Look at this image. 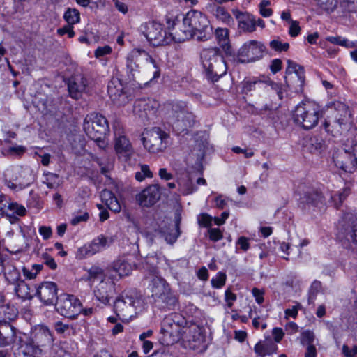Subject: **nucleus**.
Returning <instances> with one entry per match:
<instances>
[{
  "label": "nucleus",
  "instance_id": "obj_35",
  "mask_svg": "<svg viewBox=\"0 0 357 357\" xmlns=\"http://www.w3.org/2000/svg\"><path fill=\"white\" fill-rule=\"evenodd\" d=\"M277 345L272 342H259L254 347L255 352L259 357H264L266 355H271L276 352Z\"/></svg>",
  "mask_w": 357,
  "mask_h": 357
},
{
  "label": "nucleus",
  "instance_id": "obj_48",
  "mask_svg": "<svg viewBox=\"0 0 357 357\" xmlns=\"http://www.w3.org/2000/svg\"><path fill=\"white\" fill-rule=\"evenodd\" d=\"M93 255V253L89 244L79 248L76 252V258L83 259Z\"/></svg>",
  "mask_w": 357,
  "mask_h": 357
},
{
  "label": "nucleus",
  "instance_id": "obj_26",
  "mask_svg": "<svg viewBox=\"0 0 357 357\" xmlns=\"http://www.w3.org/2000/svg\"><path fill=\"white\" fill-rule=\"evenodd\" d=\"M233 14L238 21V28L241 31L248 33H252L255 31V17L253 15L238 10H234Z\"/></svg>",
  "mask_w": 357,
  "mask_h": 357
},
{
  "label": "nucleus",
  "instance_id": "obj_38",
  "mask_svg": "<svg viewBox=\"0 0 357 357\" xmlns=\"http://www.w3.org/2000/svg\"><path fill=\"white\" fill-rule=\"evenodd\" d=\"M131 271V265L124 260H116L113 264L112 271L118 274L120 278L128 275Z\"/></svg>",
  "mask_w": 357,
  "mask_h": 357
},
{
  "label": "nucleus",
  "instance_id": "obj_15",
  "mask_svg": "<svg viewBox=\"0 0 357 357\" xmlns=\"http://www.w3.org/2000/svg\"><path fill=\"white\" fill-rule=\"evenodd\" d=\"M181 323L180 322V326ZM185 349H198L204 342V336L202 328L197 324H190L189 326L180 327V342Z\"/></svg>",
  "mask_w": 357,
  "mask_h": 357
},
{
  "label": "nucleus",
  "instance_id": "obj_50",
  "mask_svg": "<svg viewBox=\"0 0 357 357\" xmlns=\"http://www.w3.org/2000/svg\"><path fill=\"white\" fill-rule=\"evenodd\" d=\"M269 45L271 49L277 52H285L289 48V44L288 43H282L278 39L271 40Z\"/></svg>",
  "mask_w": 357,
  "mask_h": 357
},
{
  "label": "nucleus",
  "instance_id": "obj_29",
  "mask_svg": "<svg viewBox=\"0 0 357 357\" xmlns=\"http://www.w3.org/2000/svg\"><path fill=\"white\" fill-rule=\"evenodd\" d=\"M41 354L42 349L33 341L21 342L15 352L17 357H39Z\"/></svg>",
  "mask_w": 357,
  "mask_h": 357
},
{
  "label": "nucleus",
  "instance_id": "obj_5",
  "mask_svg": "<svg viewBox=\"0 0 357 357\" xmlns=\"http://www.w3.org/2000/svg\"><path fill=\"white\" fill-rule=\"evenodd\" d=\"M333 107V121H325L324 127L327 132L337 137L350 129L352 115L349 107L342 102H334Z\"/></svg>",
  "mask_w": 357,
  "mask_h": 357
},
{
  "label": "nucleus",
  "instance_id": "obj_32",
  "mask_svg": "<svg viewBox=\"0 0 357 357\" xmlns=\"http://www.w3.org/2000/svg\"><path fill=\"white\" fill-rule=\"evenodd\" d=\"M196 123L195 116L192 112L184 109H180V128L182 129L180 133L185 132V134H188L189 129L193 127Z\"/></svg>",
  "mask_w": 357,
  "mask_h": 357
},
{
  "label": "nucleus",
  "instance_id": "obj_17",
  "mask_svg": "<svg viewBox=\"0 0 357 357\" xmlns=\"http://www.w3.org/2000/svg\"><path fill=\"white\" fill-rule=\"evenodd\" d=\"M333 160L337 167L345 172H353L357 169V151L353 149V142L348 149L335 151Z\"/></svg>",
  "mask_w": 357,
  "mask_h": 357
},
{
  "label": "nucleus",
  "instance_id": "obj_46",
  "mask_svg": "<svg viewBox=\"0 0 357 357\" xmlns=\"http://www.w3.org/2000/svg\"><path fill=\"white\" fill-rule=\"evenodd\" d=\"M26 208L22 205L18 204L16 202H10L8 204V211H6L8 214H17L20 216H23L26 214Z\"/></svg>",
  "mask_w": 357,
  "mask_h": 357
},
{
  "label": "nucleus",
  "instance_id": "obj_2",
  "mask_svg": "<svg viewBox=\"0 0 357 357\" xmlns=\"http://www.w3.org/2000/svg\"><path fill=\"white\" fill-rule=\"evenodd\" d=\"M196 33L198 34L197 40L206 41L212 37L213 31L206 16L192 10L188 12L183 19L180 43L192 38Z\"/></svg>",
  "mask_w": 357,
  "mask_h": 357
},
{
  "label": "nucleus",
  "instance_id": "obj_63",
  "mask_svg": "<svg viewBox=\"0 0 357 357\" xmlns=\"http://www.w3.org/2000/svg\"><path fill=\"white\" fill-rule=\"evenodd\" d=\"M225 301L227 302V305L229 307H231L233 305V302L236 300V296L234 293H232L230 289H227L225 293Z\"/></svg>",
  "mask_w": 357,
  "mask_h": 357
},
{
  "label": "nucleus",
  "instance_id": "obj_33",
  "mask_svg": "<svg viewBox=\"0 0 357 357\" xmlns=\"http://www.w3.org/2000/svg\"><path fill=\"white\" fill-rule=\"evenodd\" d=\"M17 315V310L9 303H6V300L0 305V323L8 322L13 320Z\"/></svg>",
  "mask_w": 357,
  "mask_h": 357
},
{
  "label": "nucleus",
  "instance_id": "obj_44",
  "mask_svg": "<svg viewBox=\"0 0 357 357\" xmlns=\"http://www.w3.org/2000/svg\"><path fill=\"white\" fill-rule=\"evenodd\" d=\"M43 266L42 264H37L32 265L31 268H28L24 266L22 268L23 275L26 279H34L38 273L43 269Z\"/></svg>",
  "mask_w": 357,
  "mask_h": 357
},
{
  "label": "nucleus",
  "instance_id": "obj_19",
  "mask_svg": "<svg viewBox=\"0 0 357 357\" xmlns=\"http://www.w3.org/2000/svg\"><path fill=\"white\" fill-rule=\"evenodd\" d=\"M161 190L158 184L150 185L136 196L137 203L142 207H150L160 199Z\"/></svg>",
  "mask_w": 357,
  "mask_h": 357
},
{
  "label": "nucleus",
  "instance_id": "obj_61",
  "mask_svg": "<svg viewBox=\"0 0 357 357\" xmlns=\"http://www.w3.org/2000/svg\"><path fill=\"white\" fill-rule=\"evenodd\" d=\"M58 33L61 36L67 33L69 38H73L75 36L73 25H70L68 24L67 26H65L63 28L58 29Z\"/></svg>",
  "mask_w": 357,
  "mask_h": 357
},
{
  "label": "nucleus",
  "instance_id": "obj_30",
  "mask_svg": "<svg viewBox=\"0 0 357 357\" xmlns=\"http://www.w3.org/2000/svg\"><path fill=\"white\" fill-rule=\"evenodd\" d=\"M3 273L6 280L10 284H15L22 280L20 272L15 266L14 261L11 259L6 261Z\"/></svg>",
  "mask_w": 357,
  "mask_h": 357
},
{
  "label": "nucleus",
  "instance_id": "obj_31",
  "mask_svg": "<svg viewBox=\"0 0 357 357\" xmlns=\"http://www.w3.org/2000/svg\"><path fill=\"white\" fill-rule=\"evenodd\" d=\"M100 198L101 200L107 206V208L114 212L119 213L121 209V206L114 195V194L107 189H105L100 192Z\"/></svg>",
  "mask_w": 357,
  "mask_h": 357
},
{
  "label": "nucleus",
  "instance_id": "obj_64",
  "mask_svg": "<svg viewBox=\"0 0 357 357\" xmlns=\"http://www.w3.org/2000/svg\"><path fill=\"white\" fill-rule=\"evenodd\" d=\"M282 61L279 59H273L271 62L270 68L273 74L280 71L282 68Z\"/></svg>",
  "mask_w": 357,
  "mask_h": 357
},
{
  "label": "nucleus",
  "instance_id": "obj_8",
  "mask_svg": "<svg viewBox=\"0 0 357 357\" xmlns=\"http://www.w3.org/2000/svg\"><path fill=\"white\" fill-rule=\"evenodd\" d=\"M341 241L344 248L357 252V218L351 213H346L341 222Z\"/></svg>",
  "mask_w": 357,
  "mask_h": 357
},
{
  "label": "nucleus",
  "instance_id": "obj_25",
  "mask_svg": "<svg viewBox=\"0 0 357 357\" xmlns=\"http://www.w3.org/2000/svg\"><path fill=\"white\" fill-rule=\"evenodd\" d=\"M303 146L307 151L319 155L326 149L324 138L318 135H308L303 139Z\"/></svg>",
  "mask_w": 357,
  "mask_h": 357
},
{
  "label": "nucleus",
  "instance_id": "obj_18",
  "mask_svg": "<svg viewBox=\"0 0 357 357\" xmlns=\"http://www.w3.org/2000/svg\"><path fill=\"white\" fill-rule=\"evenodd\" d=\"M326 205L325 197L322 192L317 188H307L300 197L299 206L303 210L313 208H323Z\"/></svg>",
  "mask_w": 357,
  "mask_h": 357
},
{
  "label": "nucleus",
  "instance_id": "obj_51",
  "mask_svg": "<svg viewBox=\"0 0 357 357\" xmlns=\"http://www.w3.org/2000/svg\"><path fill=\"white\" fill-rule=\"evenodd\" d=\"M44 183L48 188L52 189L59 185V176L56 174L48 173L45 175Z\"/></svg>",
  "mask_w": 357,
  "mask_h": 357
},
{
  "label": "nucleus",
  "instance_id": "obj_34",
  "mask_svg": "<svg viewBox=\"0 0 357 357\" xmlns=\"http://www.w3.org/2000/svg\"><path fill=\"white\" fill-rule=\"evenodd\" d=\"M215 36L219 45L222 48L225 53L227 54H231L232 50L229 44L228 29L218 28L215 30Z\"/></svg>",
  "mask_w": 357,
  "mask_h": 357
},
{
  "label": "nucleus",
  "instance_id": "obj_41",
  "mask_svg": "<svg viewBox=\"0 0 357 357\" xmlns=\"http://www.w3.org/2000/svg\"><path fill=\"white\" fill-rule=\"evenodd\" d=\"M107 244V238L104 236L101 235L94 238L89 245L91 247V249L93 255H95L97 252H100L105 248H106Z\"/></svg>",
  "mask_w": 357,
  "mask_h": 357
},
{
  "label": "nucleus",
  "instance_id": "obj_16",
  "mask_svg": "<svg viewBox=\"0 0 357 357\" xmlns=\"http://www.w3.org/2000/svg\"><path fill=\"white\" fill-rule=\"evenodd\" d=\"M114 149L118 158L123 162L129 161L134 154V149L119 123L114 125Z\"/></svg>",
  "mask_w": 357,
  "mask_h": 357
},
{
  "label": "nucleus",
  "instance_id": "obj_45",
  "mask_svg": "<svg viewBox=\"0 0 357 357\" xmlns=\"http://www.w3.org/2000/svg\"><path fill=\"white\" fill-rule=\"evenodd\" d=\"M321 290V283L319 281L314 280L310 288L308 295V304H313L314 299L319 292Z\"/></svg>",
  "mask_w": 357,
  "mask_h": 357
},
{
  "label": "nucleus",
  "instance_id": "obj_54",
  "mask_svg": "<svg viewBox=\"0 0 357 357\" xmlns=\"http://www.w3.org/2000/svg\"><path fill=\"white\" fill-rule=\"evenodd\" d=\"M314 337V334L312 331L306 330L301 333V343L303 344H312Z\"/></svg>",
  "mask_w": 357,
  "mask_h": 357
},
{
  "label": "nucleus",
  "instance_id": "obj_14",
  "mask_svg": "<svg viewBox=\"0 0 357 357\" xmlns=\"http://www.w3.org/2000/svg\"><path fill=\"white\" fill-rule=\"evenodd\" d=\"M160 342L165 346L173 345L178 341V315L172 313L166 316L161 326Z\"/></svg>",
  "mask_w": 357,
  "mask_h": 357
},
{
  "label": "nucleus",
  "instance_id": "obj_60",
  "mask_svg": "<svg viewBox=\"0 0 357 357\" xmlns=\"http://www.w3.org/2000/svg\"><path fill=\"white\" fill-rule=\"evenodd\" d=\"M89 219V213L86 211L82 212L80 215H76L72 220L71 224L76 225L81 222H85Z\"/></svg>",
  "mask_w": 357,
  "mask_h": 357
},
{
  "label": "nucleus",
  "instance_id": "obj_6",
  "mask_svg": "<svg viewBox=\"0 0 357 357\" xmlns=\"http://www.w3.org/2000/svg\"><path fill=\"white\" fill-rule=\"evenodd\" d=\"M321 109L314 102H302L298 105L293 114L294 123L305 130L314 128L321 116Z\"/></svg>",
  "mask_w": 357,
  "mask_h": 357
},
{
  "label": "nucleus",
  "instance_id": "obj_11",
  "mask_svg": "<svg viewBox=\"0 0 357 357\" xmlns=\"http://www.w3.org/2000/svg\"><path fill=\"white\" fill-rule=\"evenodd\" d=\"M266 50L265 45L257 40L245 43L238 50L235 60L238 63H252L263 58Z\"/></svg>",
  "mask_w": 357,
  "mask_h": 357
},
{
  "label": "nucleus",
  "instance_id": "obj_3",
  "mask_svg": "<svg viewBox=\"0 0 357 357\" xmlns=\"http://www.w3.org/2000/svg\"><path fill=\"white\" fill-rule=\"evenodd\" d=\"M176 18L172 20L169 17H167L168 31H164L162 25L155 21H149L142 24L140 31L153 46L166 45L176 43V37L172 33L176 24Z\"/></svg>",
  "mask_w": 357,
  "mask_h": 357
},
{
  "label": "nucleus",
  "instance_id": "obj_9",
  "mask_svg": "<svg viewBox=\"0 0 357 357\" xmlns=\"http://www.w3.org/2000/svg\"><path fill=\"white\" fill-rule=\"evenodd\" d=\"M140 303L141 301L135 292H124L115 300L114 311L119 319L128 320Z\"/></svg>",
  "mask_w": 357,
  "mask_h": 357
},
{
  "label": "nucleus",
  "instance_id": "obj_36",
  "mask_svg": "<svg viewBox=\"0 0 357 357\" xmlns=\"http://www.w3.org/2000/svg\"><path fill=\"white\" fill-rule=\"evenodd\" d=\"M15 285L14 291L17 296L22 301L31 300L33 297V291L30 287L23 280L17 282Z\"/></svg>",
  "mask_w": 357,
  "mask_h": 357
},
{
  "label": "nucleus",
  "instance_id": "obj_62",
  "mask_svg": "<svg viewBox=\"0 0 357 357\" xmlns=\"http://www.w3.org/2000/svg\"><path fill=\"white\" fill-rule=\"evenodd\" d=\"M342 353L345 357H354L357 354V346H354L351 350L349 347L344 344L342 347Z\"/></svg>",
  "mask_w": 357,
  "mask_h": 357
},
{
  "label": "nucleus",
  "instance_id": "obj_47",
  "mask_svg": "<svg viewBox=\"0 0 357 357\" xmlns=\"http://www.w3.org/2000/svg\"><path fill=\"white\" fill-rule=\"evenodd\" d=\"M349 195V190L348 188H344L342 192H339L337 195L331 196V198L332 202H334L335 207L338 208Z\"/></svg>",
  "mask_w": 357,
  "mask_h": 357
},
{
  "label": "nucleus",
  "instance_id": "obj_57",
  "mask_svg": "<svg viewBox=\"0 0 357 357\" xmlns=\"http://www.w3.org/2000/svg\"><path fill=\"white\" fill-rule=\"evenodd\" d=\"M236 246H239L243 252H246L250 248L249 238L245 236H241L236 241ZM238 249V247H236Z\"/></svg>",
  "mask_w": 357,
  "mask_h": 357
},
{
  "label": "nucleus",
  "instance_id": "obj_52",
  "mask_svg": "<svg viewBox=\"0 0 357 357\" xmlns=\"http://www.w3.org/2000/svg\"><path fill=\"white\" fill-rule=\"evenodd\" d=\"M321 9L326 11H333L335 7V0H314Z\"/></svg>",
  "mask_w": 357,
  "mask_h": 357
},
{
  "label": "nucleus",
  "instance_id": "obj_55",
  "mask_svg": "<svg viewBox=\"0 0 357 357\" xmlns=\"http://www.w3.org/2000/svg\"><path fill=\"white\" fill-rule=\"evenodd\" d=\"M208 233L210 240L215 242L223 238V235L218 228H210L208 230Z\"/></svg>",
  "mask_w": 357,
  "mask_h": 357
},
{
  "label": "nucleus",
  "instance_id": "obj_22",
  "mask_svg": "<svg viewBox=\"0 0 357 357\" xmlns=\"http://www.w3.org/2000/svg\"><path fill=\"white\" fill-rule=\"evenodd\" d=\"M151 280L149 288L152 293V297L162 298L169 292V287L166 282L159 275L157 270L153 267L151 271Z\"/></svg>",
  "mask_w": 357,
  "mask_h": 357
},
{
  "label": "nucleus",
  "instance_id": "obj_58",
  "mask_svg": "<svg viewBox=\"0 0 357 357\" xmlns=\"http://www.w3.org/2000/svg\"><path fill=\"white\" fill-rule=\"evenodd\" d=\"M301 31V28L299 26V23L298 21H291L289 34L291 37L297 36Z\"/></svg>",
  "mask_w": 357,
  "mask_h": 357
},
{
  "label": "nucleus",
  "instance_id": "obj_10",
  "mask_svg": "<svg viewBox=\"0 0 357 357\" xmlns=\"http://www.w3.org/2000/svg\"><path fill=\"white\" fill-rule=\"evenodd\" d=\"M83 128L89 138L98 139L106 135L109 130V125L105 116L94 112L85 117Z\"/></svg>",
  "mask_w": 357,
  "mask_h": 357
},
{
  "label": "nucleus",
  "instance_id": "obj_7",
  "mask_svg": "<svg viewBox=\"0 0 357 357\" xmlns=\"http://www.w3.org/2000/svg\"><path fill=\"white\" fill-rule=\"evenodd\" d=\"M5 184L16 191L29 186L33 181L32 170L29 167L19 165L8 167L3 173Z\"/></svg>",
  "mask_w": 357,
  "mask_h": 357
},
{
  "label": "nucleus",
  "instance_id": "obj_1",
  "mask_svg": "<svg viewBox=\"0 0 357 357\" xmlns=\"http://www.w3.org/2000/svg\"><path fill=\"white\" fill-rule=\"evenodd\" d=\"M126 68L128 76L130 80L144 84V75L152 73L153 77L150 82L157 79L160 75V70L157 63L147 52L141 49L132 50L126 58Z\"/></svg>",
  "mask_w": 357,
  "mask_h": 357
},
{
  "label": "nucleus",
  "instance_id": "obj_39",
  "mask_svg": "<svg viewBox=\"0 0 357 357\" xmlns=\"http://www.w3.org/2000/svg\"><path fill=\"white\" fill-rule=\"evenodd\" d=\"M257 84L259 86L260 85L266 84L268 86H270L271 89L275 91L276 93L278 94L280 99H282L283 97V91L282 89V87L280 84L274 82L273 81L271 80L269 78L266 79V80H259L254 82L253 83L249 84V90H252V86Z\"/></svg>",
  "mask_w": 357,
  "mask_h": 357
},
{
  "label": "nucleus",
  "instance_id": "obj_4",
  "mask_svg": "<svg viewBox=\"0 0 357 357\" xmlns=\"http://www.w3.org/2000/svg\"><path fill=\"white\" fill-rule=\"evenodd\" d=\"M200 59L206 75L211 81H217L227 73V65L217 48L203 49L200 53Z\"/></svg>",
  "mask_w": 357,
  "mask_h": 357
},
{
  "label": "nucleus",
  "instance_id": "obj_42",
  "mask_svg": "<svg viewBox=\"0 0 357 357\" xmlns=\"http://www.w3.org/2000/svg\"><path fill=\"white\" fill-rule=\"evenodd\" d=\"M87 280L94 282L96 280H100V282H104L105 275L103 271L101 268L98 266H93L87 271Z\"/></svg>",
  "mask_w": 357,
  "mask_h": 357
},
{
  "label": "nucleus",
  "instance_id": "obj_28",
  "mask_svg": "<svg viewBox=\"0 0 357 357\" xmlns=\"http://www.w3.org/2000/svg\"><path fill=\"white\" fill-rule=\"evenodd\" d=\"M86 79L82 75L73 76L68 82V91L73 98L78 99L86 90Z\"/></svg>",
  "mask_w": 357,
  "mask_h": 357
},
{
  "label": "nucleus",
  "instance_id": "obj_13",
  "mask_svg": "<svg viewBox=\"0 0 357 357\" xmlns=\"http://www.w3.org/2000/svg\"><path fill=\"white\" fill-rule=\"evenodd\" d=\"M55 306L58 313L70 319H75L82 312V303L73 295H60Z\"/></svg>",
  "mask_w": 357,
  "mask_h": 357
},
{
  "label": "nucleus",
  "instance_id": "obj_12",
  "mask_svg": "<svg viewBox=\"0 0 357 357\" xmlns=\"http://www.w3.org/2000/svg\"><path fill=\"white\" fill-rule=\"evenodd\" d=\"M169 135L158 127L146 130L142 137L143 145L149 152L156 153L165 150Z\"/></svg>",
  "mask_w": 357,
  "mask_h": 357
},
{
  "label": "nucleus",
  "instance_id": "obj_37",
  "mask_svg": "<svg viewBox=\"0 0 357 357\" xmlns=\"http://www.w3.org/2000/svg\"><path fill=\"white\" fill-rule=\"evenodd\" d=\"M111 285L105 282H100L94 290V295L98 301L104 305L109 303L110 295L108 289H111Z\"/></svg>",
  "mask_w": 357,
  "mask_h": 357
},
{
  "label": "nucleus",
  "instance_id": "obj_21",
  "mask_svg": "<svg viewBox=\"0 0 357 357\" xmlns=\"http://www.w3.org/2000/svg\"><path fill=\"white\" fill-rule=\"evenodd\" d=\"M160 107V103L155 99L147 98L142 99L135 102L134 106L135 112H142L140 114L142 118L147 119H152L158 114Z\"/></svg>",
  "mask_w": 357,
  "mask_h": 357
},
{
  "label": "nucleus",
  "instance_id": "obj_59",
  "mask_svg": "<svg viewBox=\"0 0 357 357\" xmlns=\"http://www.w3.org/2000/svg\"><path fill=\"white\" fill-rule=\"evenodd\" d=\"M38 232L43 236L44 240L49 239L52 235V228L48 226H40L39 227Z\"/></svg>",
  "mask_w": 357,
  "mask_h": 357
},
{
  "label": "nucleus",
  "instance_id": "obj_23",
  "mask_svg": "<svg viewBox=\"0 0 357 357\" xmlns=\"http://www.w3.org/2000/svg\"><path fill=\"white\" fill-rule=\"evenodd\" d=\"M36 294L45 305H53L57 294L56 284L53 282H43L36 289Z\"/></svg>",
  "mask_w": 357,
  "mask_h": 357
},
{
  "label": "nucleus",
  "instance_id": "obj_24",
  "mask_svg": "<svg viewBox=\"0 0 357 357\" xmlns=\"http://www.w3.org/2000/svg\"><path fill=\"white\" fill-rule=\"evenodd\" d=\"M202 162L199 159H197V161L195 163V167H192L193 170H189L185 178H183L182 188L183 195H187L191 194L197 190V188L193 185V181L199 174H202Z\"/></svg>",
  "mask_w": 357,
  "mask_h": 357
},
{
  "label": "nucleus",
  "instance_id": "obj_49",
  "mask_svg": "<svg viewBox=\"0 0 357 357\" xmlns=\"http://www.w3.org/2000/svg\"><path fill=\"white\" fill-rule=\"evenodd\" d=\"M226 274L222 272L218 273L215 278H212L211 280V284L214 288H221L225 284L226 282Z\"/></svg>",
  "mask_w": 357,
  "mask_h": 357
},
{
  "label": "nucleus",
  "instance_id": "obj_40",
  "mask_svg": "<svg viewBox=\"0 0 357 357\" xmlns=\"http://www.w3.org/2000/svg\"><path fill=\"white\" fill-rule=\"evenodd\" d=\"M212 13L218 19L223 22L229 24L233 22V19L230 14L225 9V8L215 6L212 8Z\"/></svg>",
  "mask_w": 357,
  "mask_h": 357
},
{
  "label": "nucleus",
  "instance_id": "obj_43",
  "mask_svg": "<svg viewBox=\"0 0 357 357\" xmlns=\"http://www.w3.org/2000/svg\"><path fill=\"white\" fill-rule=\"evenodd\" d=\"M63 17L70 25L77 24L80 20V14L75 8H68L64 13Z\"/></svg>",
  "mask_w": 357,
  "mask_h": 357
},
{
  "label": "nucleus",
  "instance_id": "obj_56",
  "mask_svg": "<svg viewBox=\"0 0 357 357\" xmlns=\"http://www.w3.org/2000/svg\"><path fill=\"white\" fill-rule=\"evenodd\" d=\"M112 51V49L109 45H105L103 47H98L95 52V56L96 58H100L101 56H104L105 55L109 54Z\"/></svg>",
  "mask_w": 357,
  "mask_h": 357
},
{
  "label": "nucleus",
  "instance_id": "obj_27",
  "mask_svg": "<svg viewBox=\"0 0 357 357\" xmlns=\"http://www.w3.org/2000/svg\"><path fill=\"white\" fill-rule=\"evenodd\" d=\"M33 333V342L40 348L50 346L53 341V336L50 330L44 325H38L35 327Z\"/></svg>",
  "mask_w": 357,
  "mask_h": 357
},
{
  "label": "nucleus",
  "instance_id": "obj_53",
  "mask_svg": "<svg viewBox=\"0 0 357 357\" xmlns=\"http://www.w3.org/2000/svg\"><path fill=\"white\" fill-rule=\"evenodd\" d=\"M213 218L207 213H202L198 215V224L201 227H209L212 225Z\"/></svg>",
  "mask_w": 357,
  "mask_h": 357
},
{
  "label": "nucleus",
  "instance_id": "obj_20",
  "mask_svg": "<svg viewBox=\"0 0 357 357\" xmlns=\"http://www.w3.org/2000/svg\"><path fill=\"white\" fill-rule=\"evenodd\" d=\"M107 92L112 101L117 105H124L128 100L123 84L117 77H112L108 83Z\"/></svg>",
  "mask_w": 357,
  "mask_h": 357
}]
</instances>
